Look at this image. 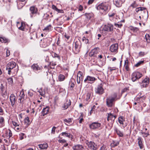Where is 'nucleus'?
Segmentation results:
<instances>
[{
	"instance_id": "bf43d9fd",
	"label": "nucleus",
	"mask_w": 150,
	"mask_h": 150,
	"mask_svg": "<svg viewBox=\"0 0 150 150\" xmlns=\"http://www.w3.org/2000/svg\"><path fill=\"white\" fill-rule=\"evenodd\" d=\"M68 106L67 104L65 103L64 104V105L63 106V107L64 109H66L68 108Z\"/></svg>"
},
{
	"instance_id": "ea45409f",
	"label": "nucleus",
	"mask_w": 150,
	"mask_h": 150,
	"mask_svg": "<svg viewBox=\"0 0 150 150\" xmlns=\"http://www.w3.org/2000/svg\"><path fill=\"white\" fill-rule=\"evenodd\" d=\"M4 122V119L2 117H0V124L3 125Z\"/></svg>"
},
{
	"instance_id": "13d9d810",
	"label": "nucleus",
	"mask_w": 150,
	"mask_h": 150,
	"mask_svg": "<svg viewBox=\"0 0 150 150\" xmlns=\"http://www.w3.org/2000/svg\"><path fill=\"white\" fill-rule=\"evenodd\" d=\"M128 90V89L127 88H124L122 91V92H121L122 94L124 93L127 91V90Z\"/></svg>"
},
{
	"instance_id": "e2e57ef3",
	"label": "nucleus",
	"mask_w": 150,
	"mask_h": 150,
	"mask_svg": "<svg viewBox=\"0 0 150 150\" xmlns=\"http://www.w3.org/2000/svg\"><path fill=\"white\" fill-rule=\"evenodd\" d=\"M4 112L3 109L1 108L0 107V115H1L3 114V112Z\"/></svg>"
},
{
	"instance_id": "0e129e2a",
	"label": "nucleus",
	"mask_w": 150,
	"mask_h": 150,
	"mask_svg": "<svg viewBox=\"0 0 150 150\" xmlns=\"http://www.w3.org/2000/svg\"><path fill=\"white\" fill-rule=\"evenodd\" d=\"M95 0H89L88 2V4H92L94 1Z\"/></svg>"
},
{
	"instance_id": "a211bd4d",
	"label": "nucleus",
	"mask_w": 150,
	"mask_h": 150,
	"mask_svg": "<svg viewBox=\"0 0 150 150\" xmlns=\"http://www.w3.org/2000/svg\"><path fill=\"white\" fill-rule=\"evenodd\" d=\"M118 47L117 44H113L111 46L110 50L112 52H117Z\"/></svg>"
},
{
	"instance_id": "bb28decb",
	"label": "nucleus",
	"mask_w": 150,
	"mask_h": 150,
	"mask_svg": "<svg viewBox=\"0 0 150 150\" xmlns=\"http://www.w3.org/2000/svg\"><path fill=\"white\" fill-rule=\"evenodd\" d=\"M49 110L48 108L47 107L43 109L42 112L43 116H44L45 115L48 113Z\"/></svg>"
},
{
	"instance_id": "aec40b11",
	"label": "nucleus",
	"mask_w": 150,
	"mask_h": 150,
	"mask_svg": "<svg viewBox=\"0 0 150 150\" xmlns=\"http://www.w3.org/2000/svg\"><path fill=\"white\" fill-rule=\"evenodd\" d=\"M16 97L13 94H12L10 96V100L11 103V106L12 107L13 106L14 104H15L16 100Z\"/></svg>"
},
{
	"instance_id": "72a5a7b5",
	"label": "nucleus",
	"mask_w": 150,
	"mask_h": 150,
	"mask_svg": "<svg viewBox=\"0 0 150 150\" xmlns=\"http://www.w3.org/2000/svg\"><path fill=\"white\" fill-rule=\"evenodd\" d=\"M62 135H65L67 137H68L69 138H71L72 136L71 134L69 133H67L66 132H63L62 133Z\"/></svg>"
},
{
	"instance_id": "6e6d98bb",
	"label": "nucleus",
	"mask_w": 150,
	"mask_h": 150,
	"mask_svg": "<svg viewBox=\"0 0 150 150\" xmlns=\"http://www.w3.org/2000/svg\"><path fill=\"white\" fill-rule=\"evenodd\" d=\"M58 142L60 143H65L66 142V141L64 139H59L58 140Z\"/></svg>"
},
{
	"instance_id": "a878e982",
	"label": "nucleus",
	"mask_w": 150,
	"mask_h": 150,
	"mask_svg": "<svg viewBox=\"0 0 150 150\" xmlns=\"http://www.w3.org/2000/svg\"><path fill=\"white\" fill-rule=\"evenodd\" d=\"M114 130L117 134L120 137H122L123 136V133L120 130L118 129L116 127L114 128Z\"/></svg>"
},
{
	"instance_id": "9b49d317",
	"label": "nucleus",
	"mask_w": 150,
	"mask_h": 150,
	"mask_svg": "<svg viewBox=\"0 0 150 150\" xmlns=\"http://www.w3.org/2000/svg\"><path fill=\"white\" fill-rule=\"evenodd\" d=\"M149 79L148 77L145 78L141 83V86L143 87H146L149 83Z\"/></svg>"
},
{
	"instance_id": "5701e85b",
	"label": "nucleus",
	"mask_w": 150,
	"mask_h": 150,
	"mask_svg": "<svg viewBox=\"0 0 150 150\" xmlns=\"http://www.w3.org/2000/svg\"><path fill=\"white\" fill-rule=\"evenodd\" d=\"M24 123L25 125V127H28L30 123L28 117H26L24 120Z\"/></svg>"
},
{
	"instance_id": "dca6fc26",
	"label": "nucleus",
	"mask_w": 150,
	"mask_h": 150,
	"mask_svg": "<svg viewBox=\"0 0 150 150\" xmlns=\"http://www.w3.org/2000/svg\"><path fill=\"white\" fill-rule=\"evenodd\" d=\"M30 11L31 12V17H33V15L37 13L38 11V8L35 6H31L30 8Z\"/></svg>"
},
{
	"instance_id": "3c124183",
	"label": "nucleus",
	"mask_w": 150,
	"mask_h": 150,
	"mask_svg": "<svg viewBox=\"0 0 150 150\" xmlns=\"http://www.w3.org/2000/svg\"><path fill=\"white\" fill-rule=\"evenodd\" d=\"M56 129V127H53L52 128V131H51V133L52 134H54L55 133V130Z\"/></svg>"
},
{
	"instance_id": "79ce46f5",
	"label": "nucleus",
	"mask_w": 150,
	"mask_h": 150,
	"mask_svg": "<svg viewBox=\"0 0 150 150\" xmlns=\"http://www.w3.org/2000/svg\"><path fill=\"white\" fill-rule=\"evenodd\" d=\"M7 79L9 84H12L13 83V79L12 78H10L8 79Z\"/></svg>"
},
{
	"instance_id": "c756f323",
	"label": "nucleus",
	"mask_w": 150,
	"mask_h": 150,
	"mask_svg": "<svg viewBox=\"0 0 150 150\" xmlns=\"http://www.w3.org/2000/svg\"><path fill=\"white\" fill-rule=\"evenodd\" d=\"M138 143L140 147V148L142 149L143 148V145L141 140V138L140 137L138 138Z\"/></svg>"
},
{
	"instance_id": "4468645a",
	"label": "nucleus",
	"mask_w": 150,
	"mask_h": 150,
	"mask_svg": "<svg viewBox=\"0 0 150 150\" xmlns=\"http://www.w3.org/2000/svg\"><path fill=\"white\" fill-rule=\"evenodd\" d=\"M96 79L94 77L87 76L84 80V82H87L88 83H92L95 81Z\"/></svg>"
},
{
	"instance_id": "8fccbe9b",
	"label": "nucleus",
	"mask_w": 150,
	"mask_h": 150,
	"mask_svg": "<svg viewBox=\"0 0 150 150\" xmlns=\"http://www.w3.org/2000/svg\"><path fill=\"white\" fill-rule=\"evenodd\" d=\"M52 8L53 9L56 11L59 10V9H58L56 6L54 5H52Z\"/></svg>"
},
{
	"instance_id": "58836bf2",
	"label": "nucleus",
	"mask_w": 150,
	"mask_h": 150,
	"mask_svg": "<svg viewBox=\"0 0 150 150\" xmlns=\"http://www.w3.org/2000/svg\"><path fill=\"white\" fill-rule=\"evenodd\" d=\"M82 41H84L86 44L89 43V40L88 39H86V37H83L82 39Z\"/></svg>"
},
{
	"instance_id": "cd10ccee",
	"label": "nucleus",
	"mask_w": 150,
	"mask_h": 150,
	"mask_svg": "<svg viewBox=\"0 0 150 150\" xmlns=\"http://www.w3.org/2000/svg\"><path fill=\"white\" fill-rule=\"evenodd\" d=\"M128 63V59H126L125 62L124 67L127 71H128L129 70Z\"/></svg>"
},
{
	"instance_id": "7ed1b4c3",
	"label": "nucleus",
	"mask_w": 150,
	"mask_h": 150,
	"mask_svg": "<svg viewBox=\"0 0 150 150\" xmlns=\"http://www.w3.org/2000/svg\"><path fill=\"white\" fill-rule=\"evenodd\" d=\"M113 30V26L111 24H108L105 25L102 29V31H107L112 33Z\"/></svg>"
},
{
	"instance_id": "f03ea898",
	"label": "nucleus",
	"mask_w": 150,
	"mask_h": 150,
	"mask_svg": "<svg viewBox=\"0 0 150 150\" xmlns=\"http://www.w3.org/2000/svg\"><path fill=\"white\" fill-rule=\"evenodd\" d=\"M43 40V42L41 45L42 47L45 48L50 44L52 40V39L51 38L48 37L44 38Z\"/></svg>"
},
{
	"instance_id": "ddd939ff",
	"label": "nucleus",
	"mask_w": 150,
	"mask_h": 150,
	"mask_svg": "<svg viewBox=\"0 0 150 150\" xmlns=\"http://www.w3.org/2000/svg\"><path fill=\"white\" fill-rule=\"evenodd\" d=\"M117 116L113 115L112 114L110 113H108L107 120L110 121L111 122L113 123L114 122L115 119L116 118Z\"/></svg>"
},
{
	"instance_id": "2eb2a0df",
	"label": "nucleus",
	"mask_w": 150,
	"mask_h": 150,
	"mask_svg": "<svg viewBox=\"0 0 150 150\" xmlns=\"http://www.w3.org/2000/svg\"><path fill=\"white\" fill-rule=\"evenodd\" d=\"M125 0H113L114 4L117 7L121 6L122 3L124 2Z\"/></svg>"
},
{
	"instance_id": "423d86ee",
	"label": "nucleus",
	"mask_w": 150,
	"mask_h": 150,
	"mask_svg": "<svg viewBox=\"0 0 150 150\" xmlns=\"http://www.w3.org/2000/svg\"><path fill=\"white\" fill-rule=\"evenodd\" d=\"M99 51V48L96 47L93 49L91 51L89 52V55L90 57H97V55L98 53V52Z\"/></svg>"
},
{
	"instance_id": "69168bd1",
	"label": "nucleus",
	"mask_w": 150,
	"mask_h": 150,
	"mask_svg": "<svg viewBox=\"0 0 150 150\" xmlns=\"http://www.w3.org/2000/svg\"><path fill=\"white\" fill-rule=\"evenodd\" d=\"M4 86L2 84H1V86H0V89L1 90V91L2 92L3 91V88H4Z\"/></svg>"
},
{
	"instance_id": "412c9836",
	"label": "nucleus",
	"mask_w": 150,
	"mask_h": 150,
	"mask_svg": "<svg viewBox=\"0 0 150 150\" xmlns=\"http://www.w3.org/2000/svg\"><path fill=\"white\" fill-rule=\"evenodd\" d=\"M72 148L74 150H85L84 147L80 144L75 145L73 146Z\"/></svg>"
},
{
	"instance_id": "20e7f679",
	"label": "nucleus",
	"mask_w": 150,
	"mask_h": 150,
	"mask_svg": "<svg viewBox=\"0 0 150 150\" xmlns=\"http://www.w3.org/2000/svg\"><path fill=\"white\" fill-rule=\"evenodd\" d=\"M75 48L73 49L74 53L77 54L80 51V49L81 47V43L80 41L78 40L75 43Z\"/></svg>"
},
{
	"instance_id": "338daca9",
	"label": "nucleus",
	"mask_w": 150,
	"mask_h": 150,
	"mask_svg": "<svg viewBox=\"0 0 150 150\" xmlns=\"http://www.w3.org/2000/svg\"><path fill=\"white\" fill-rule=\"evenodd\" d=\"M115 15V13H113L112 14H109V16L110 18H111L113 16H114Z\"/></svg>"
},
{
	"instance_id": "4c0bfd02",
	"label": "nucleus",
	"mask_w": 150,
	"mask_h": 150,
	"mask_svg": "<svg viewBox=\"0 0 150 150\" xmlns=\"http://www.w3.org/2000/svg\"><path fill=\"white\" fill-rule=\"evenodd\" d=\"M19 96L20 97V98L19 99L23 98V99H24L25 96V94L23 91H21Z\"/></svg>"
},
{
	"instance_id": "4d7b16f0",
	"label": "nucleus",
	"mask_w": 150,
	"mask_h": 150,
	"mask_svg": "<svg viewBox=\"0 0 150 150\" xmlns=\"http://www.w3.org/2000/svg\"><path fill=\"white\" fill-rule=\"evenodd\" d=\"M83 10V7L81 5H79V11H81Z\"/></svg>"
},
{
	"instance_id": "603ef678",
	"label": "nucleus",
	"mask_w": 150,
	"mask_h": 150,
	"mask_svg": "<svg viewBox=\"0 0 150 150\" xmlns=\"http://www.w3.org/2000/svg\"><path fill=\"white\" fill-rule=\"evenodd\" d=\"M20 139L21 140L23 139V136L25 135V134L23 133H21L20 134Z\"/></svg>"
},
{
	"instance_id": "e433bc0d",
	"label": "nucleus",
	"mask_w": 150,
	"mask_h": 150,
	"mask_svg": "<svg viewBox=\"0 0 150 150\" xmlns=\"http://www.w3.org/2000/svg\"><path fill=\"white\" fill-rule=\"evenodd\" d=\"M138 6V5L136 4V2L135 1H134L132 4H131L129 7H132L133 8H135L137 7Z\"/></svg>"
},
{
	"instance_id": "9d476101",
	"label": "nucleus",
	"mask_w": 150,
	"mask_h": 150,
	"mask_svg": "<svg viewBox=\"0 0 150 150\" xmlns=\"http://www.w3.org/2000/svg\"><path fill=\"white\" fill-rule=\"evenodd\" d=\"M83 73L82 72L79 71L77 75V78L76 79L77 83L78 84L81 83V85L83 80Z\"/></svg>"
},
{
	"instance_id": "c85d7f7f",
	"label": "nucleus",
	"mask_w": 150,
	"mask_h": 150,
	"mask_svg": "<svg viewBox=\"0 0 150 150\" xmlns=\"http://www.w3.org/2000/svg\"><path fill=\"white\" fill-rule=\"evenodd\" d=\"M65 79V77L64 75L60 74L58 76V79L60 81H62Z\"/></svg>"
},
{
	"instance_id": "4be33fe9",
	"label": "nucleus",
	"mask_w": 150,
	"mask_h": 150,
	"mask_svg": "<svg viewBox=\"0 0 150 150\" xmlns=\"http://www.w3.org/2000/svg\"><path fill=\"white\" fill-rule=\"evenodd\" d=\"M38 146L41 149H47L48 147V145L46 143H45L43 144H39Z\"/></svg>"
},
{
	"instance_id": "f704fd0d",
	"label": "nucleus",
	"mask_w": 150,
	"mask_h": 150,
	"mask_svg": "<svg viewBox=\"0 0 150 150\" xmlns=\"http://www.w3.org/2000/svg\"><path fill=\"white\" fill-rule=\"evenodd\" d=\"M119 142L118 141H113L112 143L111 144L112 146L115 147L117 146L119 144Z\"/></svg>"
},
{
	"instance_id": "c03bdc74",
	"label": "nucleus",
	"mask_w": 150,
	"mask_h": 150,
	"mask_svg": "<svg viewBox=\"0 0 150 150\" xmlns=\"http://www.w3.org/2000/svg\"><path fill=\"white\" fill-rule=\"evenodd\" d=\"M144 63V61H141L138 62L137 64H136L135 65V67H138V66H140V64H142Z\"/></svg>"
},
{
	"instance_id": "2f4dec72",
	"label": "nucleus",
	"mask_w": 150,
	"mask_h": 150,
	"mask_svg": "<svg viewBox=\"0 0 150 150\" xmlns=\"http://www.w3.org/2000/svg\"><path fill=\"white\" fill-rule=\"evenodd\" d=\"M0 41L2 43H6L8 42V40L4 37L0 38Z\"/></svg>"
},
{
	"instance_id": "052dcab7",
	"label": "nucleus",
	"mask_w": 150,
	"mask_h": 150,
	"mask_svg": "<svg viewBox=\"0 0 150 150\" xmlns=\"http://www.w3.org/2000/svg\"><path fill=\"white\" fill-rule=\"evenodd\" d=\"M12 123H13V125L14 126H18L19 125V124H17V123L16 122H13V121L12 122Z\"/></svg>"
},
{
	"instance_id": "5fc2aeb1",
	"label": "nucleus",
	"mask_w": 150,
	"mask_h": 150,
	"mask_svg": "<svg viewBox=\"0 0 150 150\" xmlns=\"http://www.w3.org/2000/svg\"><path fill=\"white\" fill-rule=\"evenodd\" d=\"M24 99H23V98L19 99L18 100L19 101H20L19 102L21 104H23V101H24Z\"/></svg>"
},
{
	"instance_id": "de8ad7c7",
	"label": "nucleus",
	"mask_w": 150,
	"mask_h": 150,
	"mask_svg": "<svg viewBox=\"0 0 150 150\" xmlns=\"http://www.w3.org/2000/svg\"><path fill=\"white\" fill-rule=\"evenodd\" d=\"M56 64L54 63H52L50 64V68L52 69H54V66L56 65Z\"/></svg>"
},
{
	"instance_id": "393cba45",
	"label": "nucleus",
	"mask_w": 150,
	"mask_h": 150,
	"mask_svg": "<svg viewBox=\"0 0 150 150\" xmlns=\"http://www.w3.org/2000/svg\"><path fill=\"white\" fill-rule=\"evenodd\" d=\"M32 69L33 70L37 71L41 69V68L37 64H34L31 66Z\"/></svg>"
},
{
	"instance_id": "c9c22d12",
	"label": "nucleus",
	"mask_w": 150,
	"mask_h": 150,
	"mask_svg": "<svg viewBox=\"0 0 150 150\" xmlns=\"http://www.w3.org/2000/svg\"><path fill=\"white\" fill-rule=\"evenodd\" d=\"M18 1L19 2H22V3H21L22 5H21V7H23V6H24L25 4L27 3L28 0H18Z\"/></svg>"
},
{
	"instance_id": "864d4df0",
	"label": "nucleus",
	"mask_w": 150,
	"mask_h": 150,
	"mask_svg": "<svg viewBox=\"0 0 150 150\" xmlns=\"http://www.w3.org/2000/svg\"><path fill=\"white\" fill-rule=\"evenodd\" d=\"M115 25L116 27L117 26L118 28H121L122 26V24H117L115 23L114 24Z\"/></svg>"
},
{
	"instance_id": "09e8293b",
	"label": "nucleus",
	"mask_w": 150,
	"mask_h": 150,
	"mask_svg": "<svg viewBox=\"0 0 150 150\" xmlns=\"http://www.w3.org/2000/svg\"><path fill=\"white\" fill-rule=\"evenodd\" d=\"M145 55V52H140L139 53V56H143Z\"/></svg>"
},
{
	"instance_id": "774afa93",
	"label": "nucleus",
	"mask_w": 150,
	"mask_h": 150,
	"mask_svg": "<svg viewBox=\"0 0 150 150\" xmlns=\"http://www.w3.org/2000/svg\"><path fill=\"white\" fill-rule=\"evenodd\" d=\"M100 150H106L105 148L103 146H102L101 147Z\"/></svg>"
},
{
	"instance_id": "39448f33",
	"label": "nucleus",
	"mask_w": 150,
	"mask_h": 150,
	"mask_svg": "<svg viewBox=\"0 0 150 150\" xmlns=\"http://www.w3.org/2000/svg\"><path fill=\"white\" fill-rule=\"evenodd\" d=\"M142 76V74L140 72L135 71L133 72L132 74V80L133 81H135L137 79H138L141 78Z\"/></svg>"
},
{
	"instance_id": "6e6552de",
	"label": "nucleus",
	"mask_w": 150,
	"mask_h": 150,
	"mask_svg": "<svg viewBox=\"0 0 150 150\" xmlns=\"http://www.w3.org/2000/svg\"><path fill=\"white\" fill-rule=\"evenodd\" d=\"M135 11L137 13L140 12V14H141L142 16H143L144 15V14L146 15L147 13L148 14V11L146 10V8L143 7H138L137 8Z\"/></svg>"
},
{
	"instance_id": "6ab92c4d",
	"label": "nucleus",
	"mask_w": 150,
	"mask_h": 150,
	"mask_svg": "<svg viewBox=\"0 0 150 150\" xmlns=\"http://www.w3.org/2000/svg\"><path fill=\"white\" fill-rule=\"evenodd\" d=\"M97 8V9L103 10L104 11H106L108 8V7L103 3L98 5Z\"/></svg>"
},
{
	"instance_id": "0eeeda50",
	"label": "nucleus",
	"mask_w": 150,
	"mask_h": 150,
	"mask_svg": "<svg viewBox=\"0 0 150 150\" xmlns=\"http://www.w3.org/2000/svg\"><path fill=\"white\" fill-rule=\"evenodd\" d=\"M104 90L103 88L102 84L98 85L95 89V92L97 94L101 95L104 92Z\"/></svg>"
},
{
	"instance_id": "a19ab883",
	"label": "nucleus",
	"mask_w": 150,
	"mask_h": 150,
	"mask_svg": "<svg viewBox=\"0 0 150 150\" xmlns=\"http://www.w3.org/2000/svg\"><path fill=\"white\" fill-rule=\"evenodd\" d=\"M52 55L53 57H57L59 59H60L59 56L58 54H57L56 53H54V52L52 53Z\"/></svg>"
},
{
	"instance_id": "f3484780",
	"label": "nucleus",
	"mask_w": 150,
	"mask_h": 150,
	"mask_svg": "<svg viewBox=\"0 0 150 150\" xmlns=\"http://www.w3.org/2000/svg\"><path fill=\"white\" fill-rule=\"evenodd\" d=\"M16 65V63L13 62H9L7 65L6 70L12 69L14 68Z\"/></svg>"
},
{
	"instance_id": "473e14b6",
	"label": "nucleus",
	"mask_w": 150,
	"mask_h": 150,
	"mask_svg": "<svg viewBox=\"0 0 150 150\" xmlns=\"http://www.w3.org/2000/svg\"><path fill=\"white\" fill-rule=\"evenodd\" d=\"M124 121V119L122 116H120L119 117L118 121L120 124L123 125V121Z\"/></svg>"
},
{
	"instance_id": "f257e3e1",
	"label": "nucleus",
	"mask_w": 150,
	"mask_h": 150,
	"mask_svg": "<svg viewBox=\"0 0 150 150\" xmlns=\"http://www.w3.org/2000/svg\"><path fill=\"white\" fill-rule=\"evenodd\" d=\"M117 94L115 93L113 94V97H109L106 99V104L107 105L110 107H112L113 105V102L115 100L117 97Z\"/></svg>"
},
{
	"instance_id": "f8f14e48",
	"label": "nucleus",
	"mask_w": 150,
	"mask_h": 150,
	"mask_svg": "<svg viewBox=\"0 0 150 150\" xmlns=\"http://www.w3.org/2000/svg\"><path fill=\"white\" fill-rule=\"evenodd\" d=\"M88 145L90 149L93 150H96L98 149L97 145L93 142H90Z\"/></svg>"
},
{
	"instance_id": "1a4fd4ad",
	"label": "nucleus",
	"mask_w": 150,
	"mask_h": 150,
	"mask_svg": "<svg viewBox=\"0 0 150 150\" xmlns=\"http://www.w3.org/2000/svg\"><path fill=\"white\" fill-rule=\"evenodd\" d=\"M101 124L98 122H93L89 125L90 129H99L101 126Z\"/></svg>"
},
{
	"instance_id": "7c9ffc66",
	"label": "nucleus",
	"mask_w": 150,
	"mask_h": 150,
	"mask_svg": "<svg viewBox=\"0 0 150 150\" xmlns=\"http://www.w3.org/2000/svg\"><path fill=\"white\" fill-rule=\"evenodd\" d=\"M145 38L147 42L150 43V34H146L145 36Z\"/></svg>"
},
{
	"instance_id": "37998d69",
	"label": "nucleus",
	"mask_w": 150,
	"mask_h": 150,
	"mask_svg": "<svg viewBox=\"0 0 150 150\" xmlns=\"http://www.w3.org/2000/svg\"><path fill=\"white\" fill-rule=\"evenodd\" d=\"M51 29V25H49L46 27H45L43 30H46L47 31Z\"/></svg>"
},
{
	"instance_id": "49530a36",
	"label": "nucleus",
	"mask_w": 150,
	"mask_h": 150,
	"mask_svg": "<svg viewBox=\"0 0 150 150\" xmlns=\"http://www.w3.org/2000/svg\"><path fill=\"white\" fill-rule=\"evenodd\" d=\"M96 108V107L95 105H93L92 108H91V110L90 112V114L91 115V114L93 113V112L94 111V110L95 109V108Z\"/></svg>"
},
{
	"instance_id": "a18cd8bd",
	"label": "nucleus",
	"mask_w": 150,
	"mask_h": 150,
	"mask_svg": "<svg viewBox=\"0 0 150 150\" xmlns=\"http://www.w3.org/2000/svg\"><path fill=\"white\" fill-rule=\"evenodd\" d=\"M64 121L68 123H70L71 122V118H69L68 119H65L64 120Z\"/></svg>"
},
{
	"instance_id": "680f3d73",
	"label": "nucleus",
	"mask_w": 150,
	"mask_h": 150,
	"mask_svg": "<svg viewBox=\"0 0 150 150\" xmlns=\"http://www.w3.org/2000/svg\"><path fill=\"white\" fill-rule=\"evenodd\" d=\"M108 69L110 70V71H112L116 69L115 68V67L112 68L111 67H109Z\"/></svg>"
},
{
	"instance_id": "b1692460",
	"label": "nucleus",
	"mask_w": 150,
	"mask_h": 150,
	"mask_svg": "<svg viewBox=\"0 0 150 150\" xmlns=\"http://www.w3.org/2000/svg\"><path fill=\"white\" fill-rule=\"evenodd\" d=\"M146 97L145 96H142L139 97L137 98V102L143 103L144 101L146 99Z\"/></svg>"
}]
</instances>
